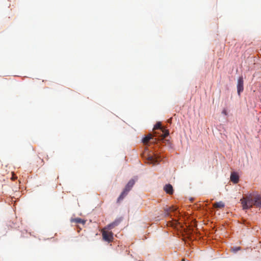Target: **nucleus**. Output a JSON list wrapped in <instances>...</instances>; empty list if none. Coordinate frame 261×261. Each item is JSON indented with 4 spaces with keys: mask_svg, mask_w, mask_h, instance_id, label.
<instances>
[{
    "mask_svg": "<svg viewBox=\"0 0 261 261\" xmlns=\"http://www.w3.org/2000/svg\"><path fill=\"white\" fill-rule=\"evenodd\" d=\"M148 163L153 164V165L158 164V160L156 156H149L148 158Z\"/></svg>",
    "mask_w": 261,
    "mask_h": 261,
    "instance_id": "ddd939ff",
    "label": "nucleus"
},
{
    "mask_svg": "<svg viewBox=\"0 0 261 261\" xmlns=\"http://www.w3.org/2000/svg\"><path fill=\"white\" fill-rule=\"evenodd\" d=\"M157 159H158V161H159H159H161V159H158V158H157Z\"/></svg>",
    "mask_w": 261,
    "mask_h": 261,
    "instance_id": "4be33fe9",
    "label": "nucleus"
},
{
    "mask_svg": "<svg viewBox=\"0 0 261 261\" xmlns=\"http://www.w3.org/2000/svg\"><path fill=\"white\" fill-rule=\"evenodd\" d=\"M222 113L225 115H227V111L226 110H223V111H222Z\"/></svg>",
    "mask_w": 261,
    "mask_h": 261,
    "instance_id": "6ab92c4d",
    "label": "nucleus"
},
{
    "mask_svg": "<svg viewBox=\"0 0 261 261\" xmlns=\"http://www.w3.org/2000/svg\"><path fill=\"white\" fill-rule=\"evenodd\" d=\"M128 192V191L124 189L123 192L121 193V194L118 198L117 202H120L121 200H122L123 198L127 195Z\"/></svg>",
    "mask_w": 261,
    "mask_h": 261,
    "instance_id": "f8f14e48",
    "label": "nucleus"
},
{
    "mask_svg": "<svg viewBox=\"0 0 261 261\" xmlns=\"http://www.w3.org/2000/svg\"><path fill=\"white\" fill-rule=\"evenodd\" d=\"M254 192L249 193L240 199L243 210L249 209L254 205Z\"/></svg>",
    "mask_w": 261,
    "mask_h": 261,
    "instance_id": "7ed1b4c3",
    "label": "nucleus"
},
{
    "mask_svg": "<svg viewBox=\"0 0 261 261\" xmlns=\"http://www.w3.org/2000/svg\"><path fill=\"white\" fill-rule=\"evenodd\" d=\"M164 214L167 226L176 227L179 224L177 219L179 213L175 206H167L164 208Z\"/></svg>",
    "mask_w": 261,
    "mask_h": 261,
    "instance_id": "f257e3e1",
    "label": "nucleus"
},
{
    "mask_svg": "<svg viewBox=\"0 0 261 261\" xmlns=\"http://www.w3.org/2000/svg\"><path fill=\"white\" fill-rule=\"evenodd\" d=\"M230 180L234 184H237L239 181V177L236 172H232L230 175Z\"/></svg>",
    "mask_w": 261,
    "mask_h": 261,
    "instance_id": "1a4fd4ad",
    "label": "nucleus"
},
{
    "mask_svg": "<svg viewBox=\"0 0 261 261\" xmlns=\"http://www.w3.org/2000/svg\"><path fill=\"white\" fill-rule=\"evenodd\" d=\"M213 206L215 208H223L224 207L225 204L223 202L219 201V202L215 203L214 204Z\"/></svg>",
    "mask_w": 261,
    "mask_h": 261,
    "instance_id": "2eb2a0df",
    "label": "nucleus"
},
{
    "mask_svg": "<svg viewBox=\"0 0 261 261\" xmlns=\"http://www.w3.org/2000/svg\"><path fill=\"white\" fill-rule=\"evenodd\" d=\"M233 250L234 252H237L238 250H240V247H236L235 248H233Z\"/></svg>",
    "mask_w": 261,
    "mask_h": 261,
    "instance_id": "a211bd4d",
    "label": "nucleus"
},
{
    "mask_svg": "<svg viewBox=\"0 0 261 261\" xmlns=\"http://www.w3.org/2000/svg\"><path fill=\"white\" fill-rule=\"evenodd\" d=\"M169 134V130L164 126V146H166L169 150H171L173 149V144L169 139H166Z\"/></svg>",
    "mask_w": 261,
    "mask_h": 261,
    "instance_id": "39448f33",
    "label": "nucleus"
},
{
    "mask_svg": "<svg viewBox=\"0 0 261 261\" xmlns=\"http://www.w3.org/2000/svg\"><path fill=\"white\" fill-rule=\"evenodd\" d=\"M121 220H122L121 218L116 219L114 222L109 224L105 227L109 230H111L115 227L117 226L120 224Z\"/></svg>",
    "mask_w": 261,
    "mask_h": 261,
    "instance_id": "6e6552de",
    "label": "nucleus"
},
{
    "mask_svg": "<svg viewBox=\"0 0 261 261\" xmlns=\"http://www.w3.org/2000/svg\"><path fill=\"white\" fill-rule=\"evenodd\" d=\"M135 182V181L134 179L130 180L126 185L124 189L129 191L134 186Z\"/></svg>",
    "mask_w": 261,
    "mask_h": 261,
    "instance_id": "4468645a",
    "label": "nucleus"
},
{
    "mask_svg": "<svg viewBox=\"0 0 261 261\" xmlns=\"http://www.w3.org/2000/svg\"><path fill=\"white\" fill-rule=\"evenodd\" d=\"M182 261H185V258H183V259H182Z\"/></svg>",
    "mask_w": 261,
    "mask_h": 261,
    "instance_id": "412c9836",
    "label": "nucleus"
},
{
    "mask_svg": "<svg viewBox=\"0 0 261 261\" xmlns=\"http://www.w3.org/2000/svg\"><path fill=\"white\" fill-rule=\"evenodd\" d=\"M244 81L243 76H240L238 79V84H237V91L239 95H240L241 92H242L244 90Z\"/></svg>",
    "mask_w": 261,
    "mask_h": 261,
    "instance_id": "423d86ee",
    "label": "nucleus"
},
{
    "mask_svg": "<svg viewBox=\"0 0 261 261\" xmlns=\"http://www.w3.org/2000/svg\"><path fill=\"white\" fill-rule=\"evenodd\" d=\"M128 192V191L124 189L123 192L121 193V194L118 198L117 202H120L121 200H122L123 198L127 195Z\"/></svg>",
    "mask_w": 261,
    "mask_h": 261,
    "instance_id": "9b49d317",
    "label": "nucleus"
},
{
    "mask_svg": "<svg viewBox=\"0 0 261 261\" xmlns=\"http://www.w3.org/2000/svg\"><path fill=\"white\" fill-rule=\"evenodd\" d=\"M163 140V128L161 122L157 123L153 128V135L151 134L147 135L143 139L142 142L144 144L148 143H156L157 141L162 142Z\"/></svg>",
    "mask_w": 261,
    "mask_h": 261,
    "instance_id": "f03ea898",
    "label": "nucleus"
},
{
    "mask_svg": "<svg viewBox=\"0 0 261 261\" xmlns=\"http://www.w3.org/2000/svg\"><path fill=\"white\" fill-rule=\"evenodd\" d=\"M71 221L72 222H75L76 223H82V224H85V221L82 220V219L81 218H75V219H71Z\"/></svg>",
    "mask_w": 261,
    "mask_h": 261,
    "instance_id": "dca6fc26",
    "label": "nucleus"
},
{
    "mask_svg": "<svg viewBox=\"0 0 261 261\" xmlns=\"http://www.w3.org/2000/svg\"><path fill=\"white\" fill-rule=\"evenodd\" d=\"M164 191L169 195L173 194L174 192L173 187L170 184H167L164 186Z\"/></svg>",
    "mask_w": 261,
    "mask_h": 261,
    "instance_id": "9d476101",
    "label": "nucleus"
},
{
    "mask_svg": "<svg viewBox=\"0 0 261 261\" xmlns=\"http://www.w3.org/2000/svg\"><path fill=\"white\" fill-rule=\"evenodd\" d=\"M17 178V176H16L13 173H12V176L11 177L12 180H15Z\"/></svg>",
    "mask_w": 261,
    "mask_h": 261,
    "instance_id": "f3484780",
    "label": "nucleus"
},
{
    "mask_svg": "<svg viewBox=\"0 0 261 261\" xmlns=\"http://www.w3.org/2000/svg\"><path fill=\"white\" fill-rule=\"evenodd\" d=\"M171 119H168V123H171Z\"/></svg>",
    "mask_w": 261,
    "mask_h": 261,
    "instance_id": "aec40b11",
    "label": "nucleus"
},
{
    "mask_svg": "<svg viewBox=\"0 0 261 261\" xmlns=\"http://www.w3.org/2000/svg\"><path fill=\"white\" fill-rule=\"evenodd\" d=\"M254 205L257 207H261V196L260 195L254 192Z\"/></svg>",
    "mask_w": 261,
    "mask_h": 261,
    "instance_id": "0eeeda50",
    "label": "nucleus"
},
{
    "mask_svg": "<svg viewBox=\"0 0 261 261\" xmlns=\"http://www.w3.org/2000/svg\"><path fill=\"white\" fill-rule=\"evenodd\" d=\"M109 230L104 227L101 230L102 236L103 239L108 242H111L113 241V233L112 231H109Z\"/></svg>",
    "mask_w": 261,
    "mask_h": 261,
    "instance_id": "20e7f679",
    "label": "nucleus"
}]
</instances>
